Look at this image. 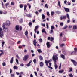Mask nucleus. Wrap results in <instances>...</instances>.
<instances>
[{
	"mask_svg": "<svg viewBox=\"0 0 77 77\" xmlns=\"http://www.w3.org/2000/svg\"><path fill=\"white\" fill-rule=\"evenodd\" d=\"M52 59L54 61V64L55 65H56V60H57L58 59V57H57V56L56 55H53L52 57Z\"/></svg>",
	"mask_w": 77,
	"mask_h": 77,
	"instance_id": "nucleus-1",
	"label": "nucleus"
},
{
	"mask_svg": "<svg viewBox=\"0 0 77 77\" xmlns=\"http://www.w3.org/2000/svg\"><path fill=\"white\" fill-rule=\"evenodd\" d=\"M3 36V31H2V28H0V37L1 38Z\"/></svg>",
	"mask_w": 77,
	"mask_h": 77,
	"instance_id": "nucleus-2",
	"label": "nucleus"
},
{
	"mask_svg": "<svg viewBox=\"0 0 77 77\" xmlns=\"http://www.w3.org/2000/svg\"><path fill=\"white\" fill-rule=\"evenodd\" d=\"M11 24V23H10V21L9 20L7 21L5 23V26L7 27H9Z\"/></svg>",
	"mask_w": 77,
	"mask_h": 77,
	"instance_id": "nucleus-3",
	"label": "nucleus"
},
{
	"mask_svg": "<svg viewBox=\"0 0 77 77\" xmlns=\"http://www.w3.org/2000/svg\"><path fill=\"white\" fill-rule=\"evenodd\" d=\"M28 58H29V55H26L24 57L23 60L24 61H26L28 59Z\"/></svg>",
	"mask_w": 77,
	"mask_h": 77,
	"instance_id": "nucleus-4",
	"label": "nucleus"
},
{
	"mask_svg": "<svg viewBox=\"0 0 77 77\" xmlns=\"http://www.w3.org/2000/svg\"><path fill=\"white\" fill-rule=\"evenodd\" d=\"M71 62L73 63L74 66H77V62L75 61L74 60H71Z\"/></svg>",
	"mask_w": 77,
	"mask_h": 77,
	"instance_id": "nucleus-5",
	"label": "nucleus"
},
{
	"mask_svg": "<svg viewBox=\"0 0 77 77\" xmlns=\"http://www.w3.org/2000/svg\"><path fill=\"white\" fill-rule=\"evenodd\" d=\"M63 8L65 10V11L66 12H69V8H66L65 7H64Z\"/></svg>",
	"mask_w": 77,
	"mask_h": 77,
	"instance_id": "nucleus-6",
	"label": "nucleus"
},
{
	"mask_svg": "<svg viewBox=\"0 0 77 77\" xmlns=\"http://www.w3.org/2000/svg\"><path fill=\"white\" fill-rule=\"evenodd\" d=\"M33 43L34 45H35V47H36V44H37V42L36 41L35 39L33 40Z\"/></svg>",
	"mask_w": 77,
	"mask_h": 77,
	"instance_id": "nucleus-7",
	"label": "nucleus"
},
{
	"mask_svg": "<svg viewBox=\"0 0 77 77\" xmlns=\"http://www.w3.org/2000/svg\"><path fill=\"white\" fill-rule=\"evenodd\" d=\"M50 60H49L48 61L45 60V63H46V65L48 66V63H50Z\"/></svg>",
	"mask_w": 77,
	"mask_h": 77,
	"instance_id": "nucleus-8",
	"label": "nucleus"
},
{
	"mask_svg": "<svg viewBox=\"0 0 77 77\" xmlns=\"http://www.w3.org/2000/svg\"><path fill=\"white\" fill-rule=\"evenodd\" d=\"M39 26L38 25L36 26L35 27V29H34V32L35 33H36V30H37V29L39 28Z\"/></svg>",
	"mask_w": 77,
	"mask_h": 77,
	"instance_id": "nucleus-9",
	"label": "nucleus"
},
{
	"mask_svg": "<svg viewBox=\"0 0 77 77\" xmlns=\"http://www.w3.org/2000/svg\"><path fill=\"white\" fill-rule=\"evenodd\" d=\"M15 29L16 30L18 31V30H19V29H20V26H19V25H16L15 26Z\"/></svg>",
	"mask_w": 77,
	"mask_h": 77,
	"instance_id": "nucleus-10",
	"label": "nucleus"
},
{
	"mask_svg": "<svg viewBox=\"0 0 77 77\" xmlns=\"http://www.w3.org/2000/svg\"><path fill=\"white\" fill-rule=\"evenodd\" d=\"M39 65H40V66H41V67H42V66H44V63H43L42 62H41L40 63Z\"/></svg>",
	"mask_w": 77,
	"mask_h": 77,
	"instance_id": "nucleus-11",
	"label": "nucleus"
},
{
	"mask_svg": "<svg viewBox=\"0 0 77 77\" xmlns=\"http://www.w3.org/2000/svg\"><path fill=\"white\" fill-rule=\"evenodd\" d=\"M46 45H47V47H48V48H50V43L49 42H48L47 43H46Z\"/></svg>",
	"mask_w": 77,
	"mask_h": 77,
	"instance_id": "nucleus-12",
	"label": "nucleus"
},
{
	"mask_svg": "<svg viewBox=\"0 0 77 77\" xmlns=\"http://www.w3.org/2000/svg\"><path fill=\"white\" fill-rule=\"evenodd\" d=\"M4 29L5 32H8V30H9V29L8 28H5Z\"/></svg>",
	"mask_w": 77,
	"mask_h": 77,
	"instance_id": "nucleus-13",
	"label": "nucleus"
},
{
	"mask_svg": "<svg viewBox=\"0 0 77 77\" xmlns=\"http://www.w3.org/2000/svg\"><path fill=\"white\" fill-rule=\"evenodd\" d=\"M31 63H32V60H31L29 63L28 64H27V66H28V67H29V66H30L31 65V64H30Z\"/></svg>",
	"mask_w": 77,
	"mask_h": 77,
	"instance_id": "nucleus-14",
	"label": "nucleus"
},
{
	"mask_svg": "<svg viewBox=\"0 0 77 77\" xmlns=\"http://www.w3.org/2000/svg\"><path fill=\"white\" fill-rule=\"evenodd\" d=\"M14 61V57H12L11 60L10 61V63H12Z\"/></svg>",
	"mask_w": 77,
	"mask_h": 77,
	"instance_id": "nucleus-15",
	"label": "nucleus"
},
{
	"mask_svg": "<svg viewBox=\"0 0 77 77\" xmlns=\"http://www.w3.org/2000/svg\"><path fill=\"white\" fill-rule=\"evenodd\" d=\"M58 5L59 6L60 8H61V6H60V2L59 0H58Z\"/></svg>",
	"mask_w": 77,
	"mask_h": 77,
	"instance_id": "nucleus-16",
	"label": "nucleus"
},
{
	"mask_svg": "<svg viewBox=\"0 0 77 77\" xmlns=\"http://www.w3.org/2000/svg\"><path fill=\"white\" fill-rule=\"evenodd\" d=\"M61 56L62 58V59H65V55H64L61 54Z\"/></svg>",
	"mask_w": 77,
	"mask_h": 77,
	"instance_id": "nucleus-17",
	"label": "nucleus"
},
{
	"mask_svg": "<svg viewBox=\"0 0 77 77\" xmlns=\"http://www.w3.org/2000/svg\"><path fill=\"white\" fill-rule=\"evenodd\" d=\"M39 59L40 60H43V57H42V56L40 55L39 56Z\"/></svg>",
	"mask_w": 77,
	"mask_h": 77,
	"instance_id": "nucleus-18",
	"label": "nucleus"
},
{
	"mask_svg": "<svg viewBox=\"0 0 77 77\" xmlns=\"http://www.w3.org/2000/svg\"><path fill=\"white\" fill-rule=\"evenodd\" d=\"M6 24L5 23H4L2 25L3 30H4V29L5 28V25Z\"/></svg>",
	"mask_w": 77,
	"mask_h": 77,
	"instance_id": "nucleus-19",
	"label": "nucleus"
},
{
	"mask_svg": "<svg viewBox=\"0 0 77 77\" xmlns=\"http://www.w3.org/2000/svg\"><path fill=\"white\" fill-rule=\"evenodd\" d=\"M42 33H45L46 34H47V32L45 31V29H43L42 30Z\"/></svg>",
	"mask_w": 77,
	"mask_h": 77,
	"instance_id": "nucleus-20",
	"label": "nucleus"
},
{
	"mask_svg": "<svg viewBox=\"0 0 77 77\" xmlns=\"http://www.w3.org/2000/svg\"><path fill=\"white\" fill-rule=\"evenodd\" d=\"M23 22V19H20L19 20V22L20 23H22Z\"/></svg>",
	"mask_w": 77,
	"mask_h": 77,
	"instance_id": "nucleus-21",
	"label": "nucleus"
},
{
	"mask_svg": "<svg viewBox=\"0 0 77 77\" xmlns=\"http://www.w3.org/2000/svg\"><path fill=\"white\" fill-rule=\"evenodd\" d=\"M26 16L28 17H29L30 18L32 17V16L30 15V14H26Z\"/></svg>",
	"mask_w": 77,
	"mask_h": 77,
	"instance_id": "nucleus-22",
	"label": "nucleus"
},
{
	"mask_svg": "<svg viewBox=\"0 0 77 77\" xmlns=\"http://www.w3.org/2000/svg\"><path fill=\"white\" fill-rule=\"evenodd\" d=\"M55 13H56V14H60L61 13V12L60 11H57L55 12Z\"/></svg>",
	"mask_w": 77,
	"mask_h": 77,
	"instance_id": "nucleus-23",
	"label": "nucleus"
},
{
	"mask_svg": "<svg viewBox=\"0 0 77 77\" xmlns=\"http://www.w3.org/2000/svg\"><path fill=\"white\" fill-rule=\"evenodd\" d=\"M76 53H75L74 51H73L70 54V55H72L73 54H75Z\"/></svg>",
	"mask_w": 77,
	"mask_h": 77,
	"instance_id": "nucleus-24",
	"label": "nucleus"
},
{
	"mask_svg": "<svg viewBox=\"0 0 77 77\" xmlns=\"http://www.w3.org/2000/svg\"><path fill=\"white\" fill-rule=\"evenodd\" d=\"M25 35H26V36L27 35H28V31H26L25 32Z\"/></svg>",
	"mask_w": 77,
	"mask_h": 77,
	"instance_id": "nucleus-25",
	"label": "nucleus"
},
{
	"mask_svg": "<svg viewBox=\"0 0 77 77\" xmlns=\"http://www.w3.org/2000/svg\"><path fill=\"white\" fill-rule=\"evenodd\" d=\"M55 66V69H56L57 68H58V66H57V65L55 64L54 66Z\"/></svg>",
	"mask_w": 77,
	"mask_h": 77,
	"instance_id": "nucleus-26",
	"label": "nucleus"
},
{
	"mask_svg": "<svg viewBox=\"0 0 77 77\" xmlns=\"http://www.w3.org/2000/svg\"><path fill=\"white\" fill-rule=\"evenodd\" d=\"M27 5H24V11H25L26 9V8H27Z\"/></svg>",
	"mask_w": 77,
	"mask_h": 77,
	"instance_id": "nucleus-27",
	"label": "nucleus"
},
{
	"mask_svg": "<svg viewBox=\"0 0 77 77\" xmlns=\"http://www.w3.org/2000/svg\"><path fill=\"white\" fill-rule=\"evenodd\" d=\"M68 27V26L67 25H66L64 28H63V29H66Z\"/></svg>",
	"mask_w": 77,
	"mask_h": 77,
	"instance_id": "nucleus-28",
	"label": "nucleus"
},
{
	"mask_svg": "<svg viewBox=\"0 0 77 77\" xmlns=\"http://www.w3.org/2000/svg\"><path fill=\"white\" fill-rule=\"evenodd\" d=\"M42 19H45V15H44V14H42Z\"/></svg>",
	"mask_w": 77,
	"mask_h": 77,
	"instance_id": "nucleus-29",
	"label": "nucleus"
},
{
	"mask_svg": "<svg viewBox=\"0 0 77 77\" xmlns=\"http://www.w3.org/2000/svg\"><path fill=\"white\" fill-rule=\"evenodd\" d=\"M66 16L68 19H69V14H68V13L66 14Z\"/></svg>",
	"mask_w": 77,
	"mask_h": 77,
	"instance_id": "nucleus-30",
	"label": "nucleus"
},
{
	"mask_svg": "<svg viewBox=\"0 0 77 77\" xmlns=\"http://www.w3.org/2000/svg\"><path fill=\"white\" fill-rule=\"evenodd\" d=\"M64 71V70H62L61 71V70H60L59 71V73H62Z\"/></svg>",
	"mask_w": 77,
	"mask_h": 77,
	"instance_id": "nucleus-31",
	"label": "nucleus"
},
{
	"mask_svg": "<svg viewBox=\"0 0 77 77\" xmlns=\"http://www.w3.org/2000/svg\"><path fill=\"white\" fill-rule=\"evenodd\" d=\"M73 29H77V26L75 25L73 26Z\"/></svg>",
	"mask_w": 77,
	"mask_h": 77,
	"instance_id": "nucleus-32",
	"label": "nucleus"
},
{
	"mask_svg": "<svg viewBox=\"0 0 77 77\" xmlns=\"http://www.w3.org/2000/svg\"><path fill=\"white\" fill-rule=\"evenodd\" d=\"M37 51L38 53H42V52L41 51V50L40 49L37 50Z\"/></svg>",
	"mask_w": 77,
	"mask_h": 77,
	"instance_id": "nucleus-33",
	"label": "nucleus"
},
{
	"mask_svg": "<svg viewBox=\"0 0 77 77\" xmlns=\"http://www.w3.org/2000/svg\"><path fill=\"white\" fill-rule=\"evenodd\" d=\"M14 69H18V67H17L16 66H14Z\"/></svg>",
	"mask_w": 77,
	"mask_h": 77,
	"instance_id": "nucleus-34",
	"label": "nucleus"
},
{
	"mask_svg": "<svg viewBox=\"0 0 77 77\" xmlns=\"http://www.w3.org/2000/svg\"><path fill=\"white\" fill-rule=\"evenodd\" d=\"M74 50H75V51H74L75 53H76V52H77V48H74Z\"/></svg>",
	"mask_w": 77,
	"mask_h": 77,
	"instance_id": "nucleus-35",
	"label": "nucleus"
},
{
	"mask_svg": "<svg viewBox=\"0 0 77 77\" xmlns=\"http://www.w3.org/2000/svg\"><path fill=\"white\" fill-rule=\"evenodd\" d=\"M54 40V38L52 37H51V38L50 39L51 41H53Z\"/></svg>",
	"mask_w": 77,
	"mask_h": 77,
	"instance_id": "nucleus-36",
	"label": "nucleus"
},
{
	"mask_svg": "<svg viewBox=\"0 0 77 77\" xmlns=\"http://www.w3.org/2000/svg\"><path fill=\"white\" fill-rule=\"evenodd\" d=\"M5 45V42L2 41V47H3V45Z\"/></svg>",
	"mask_w": 77,
	"mask_h": 77,
	"instance_id": "nucleus-37",
	"label": "nucleus"
},
{
	"mask_svg": "<svg viewBox=\"0 0 77 77\" xmlns=\"http://www.w3.org/2000/svg\"><path fill=\"white\" fill-rule=\"evenodd\" d=\"M16 63H17V64L18 65L19 64V63L18 62V60L17 59H16Z\"/></svg>",
	"mask_w": 77,
	"mask_h": 77,
	"instance_id": "nucleus-38",
	"label": "nucleus"
},
{
	"mask_svg": "<svg viewBox=\"0 0 77 77\" xmlns=\"http://www.w3.org/2000/svg\"><path fill=\"white\" fill-rule=\"evenodd\" d=\"M60 25L61 26V27H62L63 26V23H60Z\"/></svg>",
	"mask_w": 77,
	"mask_h": 77,
	"instance_id": "nucleus-39",
	"label": "nucleus"
},
{
	"mask_svg": "<svg viewBox=\"0 0 77 77\" xmlns=\"http://www.w3.org/2000/svg\"><path fill=\"white\" fill-rule=\"evenodd\" d=\"M33 62L34 63H36V59H34L33 60Z\"/></svg>",
	"mask_w": 77,
	"mask_h": 77,
	"instance_id": "nucleus-40",
	"label": "nucleus"
},
{
	"mask_svg": "<svg viewBox=\"0 0 77 77\" xmlns=\"http://www.w3.org/2000/svg\"><path fill=\"white\" fill-rule=\"evenodd\" d=\"M2 65L3 66H6V63H5V62H3V63H2Z\"/></svg>",
	"mask_w": 77,
	"mask_h": 77,
	"instance_id": "nucleus-41",
	"label": "nucleus"
},
{
	"mask_svg": "<svg viewBox=\"0 0 77 77\" xmlns=\"http://www.w3.org/2000/svg\"><path fill=\"white\" fill-rule=\"evenodd\" d=\"M53 32V29H51V31L50 32V34H51V33H52Z\"/></svg>",
	"mask_w": 77,
	"mask_h": 77,
	"instance_id": "nucleus-42",
	"label": "nucleus"
},
{
	"mask_svg": "<svg viewBox=\"0 0 77 77\" xmlns=\"http://www.w3.org/2000/svg\"><path fill=\"white\" fill-rule=\"evenodd\" d=\"M46 26H47V29H48V28H49V27H48V23H46Z\"/></svg>",
	"mask_w": 77,
	"mask_h": 77,
	"instance_id": "nucleus-43",
	"label": "nucleus"
},
{
	"mask_svg": "<svg viewBox=\"0 0 77 77\" xmlns=\"http://www.w3.org/2000/svg\"><path fill=\"white\" fill-rule=\"evenodd\" d=\"M54 29V26H51V30H53V29Z\"/></svg>",
	"mask_w": 77,
	"mask_h": 77,
	"instance_id": "nucleus-44",
	"label": "nucleus"
},
{
	"mask_svg": "<svg viewBox=\"0 0 77 77\" xmlns=\"http://www.w3.org/2000/svg\"><path fill=\"white\" fill-rule=\"evenodd\" d=\"M41 24L42 25V26H43V27H45V24H43V23H41Z\"/></svg>",
	"mask_w": 77,
	"mask_h": 77,
	"instance_id": "nucleus-45",
	"label": "nucleus"
},
{
	"mask_svg": "<svg viewBox=\"0 0 77 77\" xmlns=\"http://www.w3.org/2000/svg\"><path fill=\"white\" fill-rule=\"evenodd\" d=\"M69 77H73V75H72V74H69Z\"/></svg>",
	"mask_w": 77,
	"mask_h": 77,
	"instance_id": "nucleus-46",
	"label": "nucleus"
},
{
	"mask_svg": "<svg viewBox=\"0 0 77 77\" xmlns=\"http://www.w3.org/2000/svg\"><path fill=\"white\" fill-rule=\"evenodd\" d=\"M66 16H64L63 17V19H66Z\"/></svg>",
	"mask_w": 77,
	"mask_h": 77,
	"instance_id": "nucleus-47",
	"label": "nucleus"
},
{
	"mask_svg": "<svg viewBox=\"0 0 77 77\" xmlns=\"http://www.w3.org/2000/svg\"><path fill=\"white\" fill-rule=\"evenodd\" d=\"M20 8H22L23 7V4L20 5Z\"/></svg>",
	"mask_w": 77,
	"mask_h": 77,
	"instance_id": "nucleus-48",
	"label": "nucleus"
},
{
	"mask_svg": "<svg viewBox=\"0 0 77 77\" xmlns=\"http://www.w3.org/2000/svg\"><path fill=\"white\" fill-rule=\"evenodd\" d=\"M39 42H42V39L40 38L39 39Z\"/></svg>",
	"mask_w": 77,
	"mask_h": 77,
	"instance_id": "nucleus-49",
	"label": "nucleus"
},
{
	"mask_svg": "<svg viewBox=\"0 0 77 77\" xmlns=\"http://www.w3.org/2000/svg\"><path fill=\"white\" fill-rule=\"evenodd\" d=\"M64 46V44L63 43L60 45V47H62L63 46Z\"/></svg>",
	"mask_w": 77,
	"mask_h": 77,
	"instance_id": "nucleus-50",
	"label": "nucleus"
},
{
	"mask_svg": "<svg viewBox=\"0 0 77 77\" xmlns=\"http://www.w3.org/2000/svg\"><path fill=\"white\" fill-rule=\"evenodd\" d=\"M72 71V68L70 69V70H69V72H71Z\"/></svg>",
	"mask_w": 77,
	"mask_h": 77,
	"instance_id": "nucleus-51",
	"label": "nucleus"
},
{
	"mask_svg": "<svg viewBox=\"0 0 77 77\" xmlns=\"http://www.w3.org/2000/svg\"><path fill=\"white\" fill-rule=\"evenodd\" d=\"M29 26H30L31 25H32V23L31 22H29Z\"/></svg>",
	"mask_w": 77,
	"mask_h": 77,
	"instance_id": "nucleus-52",
	"label": "nucleus"
},
{
	"mask_svg": "<svg viewBox=\"0 0 77 77\" xmlns=\"http://www.w3.org/2000/svg\"><path fill=\"white\" fill-rule=\"evenodd\" d=\"M9 5V3H8L6 4H5V6L6 8H7V6Z\"/></svg>",
	"mask_w": 77,
	"mask_h": 77,
	"instance_id": "nucleus-53",
	"label": "nucleus"
},
{
	"mask_svg": "<svg viewBox=\"0 0 77 77\" xmlns=\"http://www.w3.org/2000/svg\"><path fill=\"white\" fill-rule=\"evenodd\" d=\"M61 68V63H60L59 66V69H60Z\"/></svg>",
	"mask_w": 77,
	"mask_h": 77,
	"instance_id": "nucleus-54",
	"label": "nucleus"
},
{
	"mask_svg": "<svg viewBox=\"0 0 77 77\" xmlns=\"http://www.w3.org/2000/svg\"><path fill=\"white\" fill-rule=\"evenodd\" d=\"M34 74H35L36 77H37V72H34Z\"/></svg>",
	"mask_w": 77,
	"mask_h": 77,
	"instance_id": "nucleus-55",
	"label": "nucleus"
},
{
	"mask_svg": "<svg viewBox=\"0 0 77 77\" xmlns=\"http://www.w3.org/2000/svg\"><path fill=\"white\" fill-rule=\"evenodd\" d=\"M54 12H51V15H54Z\"/></svg>",
	"mask_w": 77,
	"mask_h": 77,
	"instance_id": "nucleus-56",
	"label": "nucleus"
},
{
	"mask_svg": "<svg viewBox=\"0 0 77 77\" xmlns=\"http://www.w3.org/2000/svg\"><path fill=\"white\" fill-rule=\"evenodd\" d=\"M60 19L61 20H62L63 19V17H62V16L60 17Z\"/></svg>",
	"mask_w": 77,
	"mask_h": 77,
	"instance_id": "nucleus-57",
	"label": "nucleus"
},
{
	"mask_svg": "<svg viewBox=\"0 0 77 77\" xmlns=\"http://www.w3.org/2000/svg\"><path fill=\"white\" fill-rule=\"evenodd\" d=\"M19 29H20V31H21V30H22V27L20 26V27H19Z\"/></svg>",
	"mask_w": 77,
	"mask_h": 77,
	"instance_id": "nucleus-58",
	"label": "nucleus"
},
{
	"mask_svg": "<svg viewBox=\"0 0 77 77\" xmlns=\"http://www.w3.org/2000/svg\"><path fill=\"white\" fill-rule=\"evenodd\" d=\"M47 15H48V16H49V15H50V13H49V12H47Z\"/></svg>",
	"mask_w": 77,
	"mask_h": 77,
	"instance_id": "nucleus-59",
	"label": "nucleus"
},
{
	"mask_svg": "<svg viewBox=\"0 0 77 77\" xmlns=\"http://www.w3.org/2000/svg\"><path fill=\"white\" fill-rule=\"evenodd\" d=\"M11 77H14V74H11Z\"/></svg>",
	"mask_w": 77,
	"mask_h": 77,
	"instance_id": "nucleus-60",
	"label": "nucleus"
},
{
	"mask_svg": "<svg viewBox=\"0 0 77 77\" xmlns=\"http://www.w3.org/2000/svg\"><path fill=\"white\" fill-rule=\"evenodd\" d=\"M63 54H64V55H66L67 54L66 53V52L64 51Z\"/></svg>",
	"mask_w": 77,
	"mask_h": 77,
	"instance_id": "nucleus-61",
	"label": "nucleus"
},
{
	"mask_svg": "<svg viewBox=\"0 0 77 77\" xmlns=\"http://www.w3.org/2000/svg\"><path fill=\"white\" fill-rule=\"evenodd\" d=\"M35 14L37 15H38L39 14V12H38V11H36L35 12Z\"/></svg>",
	"mask_w": 77,
	"mask_h": 77,
	"instance_id": "nucleus-62",
	"label": "nucleus"
},
{
	"mask_svg": "<svg viewBox=\"0 0 77 77\" xmlns=\"http://www.w3.org/2000/svg\"><path fill=\"white\" fill-rule=\"evenodd\" d=\"M11 5H14V3L13 2H12L11 3Z\"/></svg>",
	"mask_w": 77,
	"mask_h": 77,
	"instance_id": "nucleus-63",
	"label": "nucleus"
},
{
	"mask_svg": "<svg viewBox=\"0 0 77 77\" xmlns=\"http://www.w3.org/2000/svg\"><path fill=\"white\" fill-rule=\"evenodd\" d=\"M30 77H33V76L32 75V74H31L30 75Z\"/></svg>",
	"mask_w": 77,
	"mask_h": 77,
	"instance_id": "nucleus-64",
	"label": "nucleus"
}]
</instances>
